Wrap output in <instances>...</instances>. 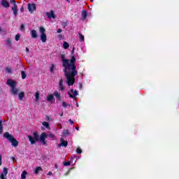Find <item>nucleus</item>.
<instances>
[{
  "mask_svg": "<svg viewBox=\"0 0 179 179\" xmlns=\"http://www.w3.org/2000/svg\"><path fill=\"white\" fill-rule=\"evenodd\" d=\"M0 31H2V29H1V27H0Z\"/></svg>",
  "mask_w": 179,
  "mask_h": 179,
  "instance_id": "nucleus-53",
  "label": "nucleus"
},
{
  "mask_svg": "<svg viewBox=\"0 0 179 179\" xmlns=\"http://www.w3.org/2000/svg\"><path fill=\"white\" fill-rule=\"evenodd\" d=\"M20 12L23 13L24 12V8H23V6H22L20 9Z\"/></svg>",
  "mask_w": 179,
  "mask_h": 179,
  "instance_id": "nucleus-41",
  "label": "nucleus"
},
{
  "mask_svg": "<svg viewBox=\"0 0 179 179\" xmlns=\"http://www.w3.org/2000/svg\"><path fill=\"white\" fill-rule=\"evenodd\" d=\"M3 132V127H0V135H2Z\"/></svg>",
  "mask_w": 179,
  "mask_h": 179,
  "instance_id": "nucleus-38",
  "label": "nucleus"
},
{
  "mask_svg": "<svg viewBox=\"0 0 179 179\" xmlns=\"http://www.w3.org/2000/svg\"><path fill=\"white\" fill-rule=\"evenodd\" d=\"M1 4L3 8H9L10 6V4H9V2L7 0H2Z\"/></svg>",
  "mask_w": 179,
  "mask_h": 179,
  "instance_id": "nucleus-11",
  "label": "nucleus"
},
{
  "mask_svg": "<svg viewBox=\"0 0 179 179\" xmlns=\"http://www.w3.org/2000/svg\"><path fill=\"white\" fill-rule=\"evenodd\" d=\"M64 166H71V161L64 162Z\"/></svg>",
  "mask_w": 179,
  "mask_h": 179,
  "instance_id": "nucleus-33",
  "label": "nucleus"
},
{
  "mask_svg": "<svg viewBox=\"0 0 179 179\" xmlns=\"http://www.w3.org/2000/svg\"><path fill=\"white\" fill-rule=\"evenodd\" d=\"M62 107H64V108L68 107V104H66V102L65 101L62 102Z\"/></svg>",
  "mask_w": 179,
  "mask_h": 179,
  "instance_id": "nucleus-36",
  "label": "nucleus"
},
{
  "mask_svg": "<svg viewBox=\"0 0 179 179\" xmlns=\"http://www.w3.org/2000/svg\"><path fill=\"white\" fill-rule=\"evenodd\" d=\"M71 92L73 94L71 93ZM71 92H68V94L71 99H75V97H76V96L78 94V91L73 90V89H71Z\"/></svg>",
  "mask_w": 179,
  "mask_h": 179,
  "instance_id": "nucleus-8",
  "label": "nucleus"
},
{
  "mask_svg": "<svg viewBox=\"0 0 179 179\" xmlns=\"http://www.w3.org/2000/svg\"><path fill=\"white\" fill-rule=\"evenodd\" d=\"M0 166H2V155L0 154Z\"/></svg>",
  "mask_w": 179,
  "mask_h": 179,
  "instance_id": "nucleus-39",
  "label": "nucleus"
},
{
  "mask_svg": "<svg viewBox=\"0 0 179 179\" xmlns=\"http://www.w3.org/2000/svg\"><path fill=\"white\" fill-rule=\"evenodd\" d=\"M58 90L59 92H64V90H65V87H64V80L62 78L59 81Z\"/></svg>",
  "mask_w": 179,
  "mask_h": 179,
  "instance_id": "nucleus-7",
  "label": "nucleus"
},
{
  "mask_svg": "<svg viewBox=\"0 0 179 179\" xmlns=\"http://www.w3.org/2000/svg\"><path fill=\"white\" fill-rule=\"evenodd\" d=\"M48 101H52L54 100V95L50 94L47 96Z\"/></svg>",
  "mask_w": 179,
  "mask_h": 179,
  "instance_id": "nucleus-22",
  "label": "nucleus"
},
{
  "mask_svg": "<svg viewBox=\"0 0 179 179\" xmlns=\"http://www.w3.org/2000/svg\"><path fill=\"white\" fill-rule=\"evenodd\" d=\"M26 176H27V171H23V172L21 174V178L26 179Z\"/></svg>",
  "mask_w": 179,
  "mask_h": 179,
  "instance_id": "nucleus-23",
  "label": "nucleus"
},
{
  "mask_svg": "<svg viewBox=\"0 0 179 179\" xmlns=\"http://www.w3.org/2000/svg\"><path fill=\"white\" fill-rule=\"evenodd\" d=\"M69 122H70V124H73V122L71 119L69 120Z\"/></svg>",
  "mask_w": 179,
  "mask_h": 179,
  "instance_id": "nucleus-46",
  "label": "nucleus"
},
{
  "mask_svg": "<svg viewBox=\"0 0 179 179\" xmlns=\"http://www.w3.org/2000/svg\"><path fill=\"white\" fill-rule=\"evenodd\" d=\"M76 1H80V0H76Z\"/></svg>",
  "mask_w": 179,
  "mask_h": 179,
  "instance_id": "nucleus-57",
  "label": "nucleus"
},
{
  "mask_svg": "<svg viewBox=\"0 0 179 179\" xmlns=\"http://www.w3.org/2000/svg\"><path fill=\"white\" fill-rule=\"evenodd\" d=\"M54 68H55V65L54 64H51L50 68V72L51 73H54Z\"/></svg>",
  "mask_w": 179,
  "mask_h": 179,
  "instance_id": "nucleus-26",
  "label": "nucleus"
},
{
  "mask_svg": "<svg viewBox=\"0 0 179 179\" xmlns=\"http://www.w3.org/2000/svg\"><path fill=\"white\" fill-rule=\"evenodd\" d=\"M7 85L10 87V93H12L14 96H17V93H19V89L16 88V85H17L16 81L12 79H7Z\"/></svg>",
  "mask_w": 179,
  "mask_h": 179,
  "instance_id": "nucleus-4",
  "label": "nucleus"
},
{
  "mask_svg": "<svg viewBox=\"0 0 179 179\" xmlns=\"http://www.w3.org/2000/svg\"><path fill=\"white\" fill-rule=\"evenodd\" d=\"M63 135H64V136H68V135H69V130H68V129L64 130Z\"/></svg>",
  "mask_w": 179,
  "mask_h": 179,
  "instance_id": "nucleus-27",
  "label": "nucleus"
},
{
  "mask_svg": "<svg viewBox=\"0 0 179 179\" xmlns=\"http://www.w3.org/2000/svg\"><path fill=\"white\" fill-rule=\"evenodd\" d=\"M62 143L59 144V146H64V148H66L68 146V141H64L63 138L61 139Z\"/></svg>",
  "mask_w": 179,
  "mask_h": 179,
  "instance_id": "nucleus-16",
  "label": "nucleus"
},
{
  "mask_svg": "<svg viewBox=\"0 0 179 179\" xmlns=\"http://www.w3.org/2000/svg\"><path fill=\"white\" fill-rule=\"evenodd\" d=\"M33 136L34 137H32L31 135L27 136L31 145H35L36 142H41L43 145H47L48 141H45V139L48 138V134L46 133L43 132L40 136L38 132L34 131L33 133Z\"/></svg>",
  "mask_w": 179,
  "mask_h": 179,
  "instance_id": "nucleus-1",
  "label": "nucleus"
},
{
  "mask_svg": "<svg viewBox=\"0 0 179 179\" xmlns=\"http://www.w3.org/2000/svg\"><path fill=\"white\" fill-rule=\"evenodd\" d=\"M25 50H26L27 52H30V50H29V48H25Z\"/></svg>",
  "mask_w": 179,
  "mask_h": 179,
  "instance_id": "nucleus-44",
  "label": "nucleus"
},
{
  "mask_svg": "<svg viewBox=\"0 0 179 179\" xmlns=\"http://www.w3.org/2000/svg\"><path fill=\"white\" fill-rule=\"evenodd\" d=\"M67 1V2H69V0H66Z\"/></svg>",
  "mask_w": 179,
  "mask_h": 179,
  "instance_id": "nucleus-55",
  "label": "nucleus"
},
{
  "mask_svg": "<svg viewBox=\"0 0 179 179\" xmlns=\"http://www.w3.org/2000/svg\"><path fill=\"white\" fill-rule=\"evenodd\" d=\"M13 160H15V157H12Z\"/></svg>",
  "mask_w": 179,
  "mask_h": 179,
  "instance_id": "nucleus-54",
  "label": "nucleus"
},
{
  "mask_svg": "<svg viewBox=\"0 0 179 179\" xmlns=\"http://www.w3.org/2000/svg\"><path fill=\"white\" fill-rule=\"evenodd\" d=\"M57 37H58V38H62V34H59V35L57 36Z\"/></svg>",
  "mask_w": 179,
  "mask_h": 179,
  "instance_id": "nucleus-43",
  "label": "nucleus"
},
{
  "mask_svg": "<svg viewBox=\"0 0 179 179\" xmlns=\"http://www.w3.org/2000/svg\"><path fill=\"white\" fill-rule=\"evenodd\" d=\"M63 48H64V50H68V48H69V43L68 42H64Z\"/></svg>",
  "mask_w": 179,
  "mask_h": 179,
  "instance_id": "nucleus-20",
  "label": "nucleus"
},
{
  "mask_svg": "<svg viewBox=\"0 0 179 179\" xmlns=\"http://www.w3.org/2000/svg\"><path fill=\"white\" fill-rule=\"evenodd\" d=\"M39 171H43V168L41 166H38L34 170V174H38Z\"/></svg>",
  "mask_w": 179,
  "mask_h": 179,
  "instance_id": "nucleus-18",
  "label": "nucleus"
},
{
  "mask_svg": "<svg viewBox=\"0 0 179 179\" xmlns=\"http://www.w3.org/2000/svg\"><path fill=\"white\" fill-rule=\"evenodd\" d=\"M3 138H6V139H8V142L11 143L12 146L14 148H17V146L19 145V141L15 138L13 135L10 134L9 132L6 131L3 134Z\"/></svg>",
  "mask_w": 179,
  "mask_h": 179,
  "instance_id": "nucleus-5",
  "label": "nucleus"
},
{
  "mask_svg": "<svg viewBox=\"0 0 179 179\" xmlns=\"http://www.w3.org/2000/svg\"><path fill=\"white\" fill-rule=\"evenodd\" d=\"M48 176H52V172H51V171L48 172Z\"/></svg>",
  "mask_w": 179,
  "mask_h": 179,
  "instance_id": "nucleus-47",
  "label": "nucleus"
},
{
  "mask_svg": "<svg viewBox=\"0 0 179 179\" xmlns=\"http://www.w3.org/2000/svg\"><path fill=\"white\" fill-rule=\"evenodd\" d=\"M30 33L32 38H37V31L36 30L33 29Z\"/></svg>",
  "mask_w": 179,
  "mask_h": 179,
  "instance_id": "nucleus-13",
  "label": "nucleus"
},
{
  "mask_svg": "<svg viewBox=\"0 0 179 179\" xmlns=\"http://www.w3.org/2000/svg\"><path fill=\"white\" fill-rule=\"evenodd\" d=\"M60 58L62 62V66L64 68V69H71L73 66H76V65H75V62H76V58L75 56L71 57L70 63L69 59L65 58V55H60Z\"/></svg>",
  "mask_w": 179,
  "mask_h": 179,
  "instance_id": "nucleus-3",
  "label": "nucleus"
},
{
  "mask_svg": "<svg viewBox=\"0 0 179 179\" xmlns=\"http://www.w3.org/2000/svg\"><path fill=\"white\" fill-rule=\"evenodd\" d=\"M21 76H22V79H26V72H24V71H21Z\"/></svg>",
  "mask_w": 179,
  "mask_h": 179,
  "instance_id": "nucleus-28",
  "label": "nucleus"
},
{
  "mask_svg": "<svg viewBox=\"0 0 179 179\" xmlns=\"http://www.w3.org/2000/svg\"><path fill=\"white\" fill-rule=\"evenodd\" d=\"M91 2H93V0H91Z\"/></svg>",
  "mask_w": 179,
  "mask_h": 179,
  "instance_id": "nucleus-56",
  "label": "nucleus"
},
{
  "mask_svg": "<svg viewBox=\"0 0 179 179\" xmlns=\"http://www.w3.org/2000/svg\"><path fill=\"white\" fill-rule=\"evenodd\" d=\"M55 169H58V165L57 164H55Z\"/></svg>",
  "mask_w": 179,
  "mask_h": 179,
  "instance_id": "nucleus-49",
  "label": "nucleus"
},
{
  "mask_svg": "<svg viewBox=\"0 0 179 179\" xmlns=\"http://www.w3.org/2000/svg\"><path fill=\"white\" fill-rule=\"evenodd\" d=\"M46 15L48 16V19H55L57 16H55V14L54 13V10H51L50 12H47Z\"/></svg>",
  "mask_w": 179,
  "mask_h": 179,
  "instance_id": "nucleus-10",
  "label": "nucleus"
},
{
  "mask_svg": "<svg viewBox=\"0 0 179 179\" xmlns=\"http://www.w3.org/2000/svg\"><path fill=\"white\" fill-rule=\"evenodd\" d=\"M10 3H13V6H17V5L16 4V1H15V0H10Z\"/></svg>",
  "mask_w": 179,
  "mask_h": 179,
  "instance_id": "nucleus-34",
  "label": "nucleus"
},
{
  "mask_svg": "<svg viewBox=\"0 0 179 179\" xmlns=\"http://www.w3.org/2000/svg\"><path fill=\"white\" fill-rule=\"evenodd\" d=\"M11 10H13L14 16H17V12H19V9L17 8V6H13V7L11 8Z\"/></svg>",
  "mask_w": 179,
  "mask_h": 179,
  "instance_id": "nucleus-12",
  "label": "nucleus"
},
{
  "mask_svg": "<svg viewBox=\"0 0 179 179\" xmlns=\"http://www.w3.org/2000/svg\"><path fill=\"white\" fill-rule=\"evenodd\" d=\"M6 43L8 47V48H12V40L10 39V38H8L6 40Z\"/></svg>",
  "mask_w": 179,
  "mask_h": 179,
  "instance_id": "nucleus-14",
  "label": "nucleus"
},
{
  "mask_svg": "<svg viewBox=\"0 0 179 179\" xmlns=\"http://www.w3.org/2000/svg\"><path fill=\"white\" fill-rule=\"evenodd\" d=\"M20 40V35L17 34L15 35V41H19Z\"/></svg>",
  "mask_w": 179,
  "mask_h": 179,
  "instance_id": "nucleus-31",
  "label": "nucleus"
},
{
  "mask_svg": "<svg viewBox=\"0 0 179 179\" xmlns=\"http://www.w3.org/2000/svg\"><path fill=\"white\" fill-rule=\"evenodd\" d=\"M3 174L4 176H8V168H6V167L3 168Z\"/></svg>",
  "mask_w": 179,
  "mask_h": 179,
  "instance_id": "nucleus-29",
  "label": "nucleus"
},
{
  "mask_svg": "<svg viewBox=\"0 0 179 179\" xmlns=\"http://www.w3.org/2000/svg\"><path fill=\"white\" fill-rule=\"evenodd\" d=\"M80 41H85V36L80 33H78Z\"/></svg>",
  "mask_w": 179,
  "mask_h": 179,
  "instance_id": "nucleus-25",
  "label": "nucleus"
},
{
  "mask_svg": "<svg viewBox=\"0 0 179 179\" xmlns=\"http://www.w3.org/2000/svg\"><path fill=\"white\" fill-rule=\"evenodd\" d=\"M0 127H3V125L2 124V120H0Z\"/></svg>",
  "mask_w": 179,
  "mask_h": 179,
  "instance_id": "nucleus-45",
  "label": "nucleus"
},
{
  "mask_svg": "<svg viewBox=\"0 0 179 179\" xmlns=\"http://www.w3.org/2000/svg\"><path fill=\"white\" fill-rule=\"evenodd\" d=\"M71 71L68 72V69H63L64 76L66 78V83L68 86H73L75 85V77L78 75V71H76V66L70 67Z\"/></svg>",
  "mask_w": 179,
  "mask_h": 179,
  "instance_id": "nucleus-2",
  "label": "nucleus"
},
{
  "mask_svg": "<svg viewBox=\"0 0 179 179\" xmlns=\"http://www.w3.org/2000/svg\"><path fill=\"white\" fill-rule=\"evenodd\" d=\"M73 54H75V47H73L71 50V55H73Z\"/></svg>",
  "mask_w": 179,
  "mask_h": 179,
  "instance_id": "nucleus-40",
  "label": "nucleus"
},
{
  "mask_svg": "<svg viewBox=\"0 0 179 179\" xmlns=\"http://www.w3.org/2000/svg\"><path fill=\"white\" fill-rule=\"evenodd\" d=\"M82 17L85 20L86 17H87V11L85 10H83L81 13Z\"/></svg>",
  "mask_w": 179,
  "mask_h": 179,
  "instance_id": "nucleus-17",
  "label": "nucleus"
},
{
  "mask_svg": "<svg viewBox=\"0 0 179 179\" xmlns=\"http://www.w3.org/2000/svg\"><path fill=\"white\" fill-rule=\"evenodd\" d=\"M18 98H19V100H23V99L24 98V92H21L18 94Z\"/></svg>",
  "mask_w": 179,
  "mask_h": 179,
  "instance_id": "nucleus-19",
  "label": "nucleus"
},
{
  "mask_svg": "<svg viewBox=\"0 0 179 179\" xmlns=\"http://www.w3.org/2000/svg\"><path fill=\"white\" fill-rule=\"evenodd\" d=\"M53 94L55 97H56L57 100H61V94L58 93V91H55Z\"/></svg>",
  "mask_w": 179,
  "mask_h": 179,
  "instance_id": "nucleus-15",
  "label": "nucleus"
},
{
  "mask_svg": "<svg viewBox=\"0 0 179 179\" xmlns=\"http://www.w3.org/2000/svg\"><path fill=\"white\" fill-rule=\"evenodd\" d=\"M82 87V84H80V89Z\"/></svg>",
  "mask_w": 179,
  "mask_h": 179,
  "instance_id": "nucleus-52",
  "label": "nucleus"
},
{
  "mask_svg": "<svg viewBox=\"0 0 179 179\" xmlns=\"http://www.w3.org/2000/svg\"><path fill=\"white\" fill-rule=\"evenodd\" d=\"M50 138H54L55 137L54 134H50Z\"/></svg>",
  "mask_w": 179,
  "mask_h": 179,
  "instance_id": "nucleus-48",
  "label": "nucleus"
},
{
  "mask_svg": "<svg viewBox=\"0 0 179 179\" xmlns=\"http://www.w3.org/2000/svg\"><path fill=\"white\" fill-rule=\"evenodd\" d=\"M6 72H8V73H12V69H10L9 67H6Z\"/></svg>",
  "mask_w": 179,
  "mask_h": 179,
  "instance_id": "nucleus-32",
  "label": "nucleus"
},
{
  "mask_svg": "<svg viewBox=\"0 0 179 179\" xmlns=\"http://www.w3.org/2000/svg\"><path fill=\"white\" fill-rule=\"evenodd\" d=\"M42 125H43V127H45V128H47L48 129V128H50V123L47 122H43L42 123Z\"/></svg>",
  "mask_w": 179,
  "mask_h": 179,
  "instance_id": "nucleus-24",
  "label": "nucleus"
},
{
  "mask_svg": "<svg viewBox=\"0 0 179 179\" xmlns=\"http://www.w3.org/2000/svg\"><path fill=\"white\" fill-rule=\"evenodd\" d=\"M64 116V113H62L61 114H60V117H63Z\"/></svg>",
  "mask_w": 179,
  "mask_h": 179,
  "instance_id": "nucleus-51",
  "label": "nucleus"
},
{
  "mask_svg": "<svg viewBox=\"0 0 179 179\" xmlns=\"http://www.w3.org/2000/svg\"><path fill=\"white\" fill-rule=\"evenodd\" d=\"M28 10L33 13L36 10V4L34 3H28Z\"/></svg>",
  "mask_w": 179,
  "mask_h": 179,
  "instance_id": "nucleus-9",
  "label": "nucleus"
},
{
  "mask_svg": "<svg viewBox=\"0 0 179 179\" xmlns=\"http://www.w3.org/2000/svg\"><path fill=\"white\" fill-rule=\"evenodd\" d=\"M57 33H62V29L61 28H59L58 30H57Z\"/></svg>",
  "mask_w": 179,
  "mask_h": 179,
  "instance_id": "nucleus-42",
  "label": "nucleus"
},
{
  "mask_svg": "<svg viewBox=\"0 0 179 179\" xmlns=\"http://www.w3.org/2000/svg\"><path fill=\"white\" fill-rule=\"evenodd\" d=\"M39 31L41 33V40L42 43H45V41H47V35H45V28L40 27Z\"/></svg>",
  "mask_w": 179,
  "mask_h": 179,
  "instance_id": "nucleus-6",
  "label": "nucleus"
},
{
  "mask_svg": "<svg viewBox=\"0 0 179 179\" xmlns=\"http://www.w3.org/2000/svg\"><path fill=\"white\" fill-rule=\"evenodd\" d=\"M0 179H8V178H6V177H5V175L3 173H1Z\"/></svg>",
  "mask_w": 179,
  "mask_h": 179,
  "instance_id": "nucleus-35",
  "label": "nucleus"
},
{
  "mask_svg": "<svg viewBox=\"0 0 179 179\" xmlns=\"http://www.w3.org/2000/svg\"><path fill=\"white\" fill-rule=\"evenodd\" d=\"M76 152L77 155H81V153H82V149H80V148L78 147V148L76 149Z\"/></svg>",
  "mask_w": 179,
  "mask_h": 179,
  "instance_id": "nucleus-30",
  "label": "nucleus"
},
{
  "mask_svg": "<svg viewBox=\"0 0 179 179\" xmlns=\"http://www.w3.org/2000/svg\"><path fill=\"white\" fill-rule=\"evenodd\" d=\"M20 30H22V31H23V30H24V24L20 25Z\"/></svg>",
  "mask_w": 179,
  "mask_h": 179,
  "instance_id": "nucleus-37",
  "label": "nucleus"
},
{
  "mask_svg": "<svg viewBox=\"0 0 179 179\" xmlns=\"http://www.w3.org/2000/svg\"><path fill=\"white\" fill-rule=\"evenodd\" d=\"M35 100H36V101H38V100H40V92H36Z\"/></svg>",
  "mask_w": 179,
  "mask_h": 179,
  "instance_id": "nucleus-21",
  "label": "nucleus"
},
{
  "mask_svg": "<svg viewBox=\"0 0 179 179\" xmlns=\"http://www.w3.org/2000/svg\"><path fill=\"white\" fill-rule=\"evenodd\" d=\"M76 131H79V127H76Z\"/></svg>",
  "mask_w": 179,
  "mask_h": 179,
  "instance_id": "nucleus-50",
  "label": "nucleus"
}]
</instances>
